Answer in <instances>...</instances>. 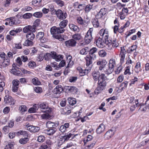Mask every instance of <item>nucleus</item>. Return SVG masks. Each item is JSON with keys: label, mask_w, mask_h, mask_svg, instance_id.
<instances>
[{"label": "nucleus", "mask_w": 149, "mask_h": 149, "mask_svg": "<svg viewBox=\"0 0 149 149\" xmlns=\"http://www.w3.org/2000/svg\"><path fill=\"white\" fill-rule=\"evenodd\" d=\"M86 69L83 70L80 67H78L77 70L79 71V75L81 76H84L88 74L91 71L92 67V64L86 62Z\"/></svg>", "instance_id": "1"}, {"label": "nucleus", "mask_w": 149, "mask_h": 149, "mask_svg": "<svg viewBox=\"0 0 149 149\" xmlns=\"http://www.w3.org/2000/svg\"><path fill=\"white\" fill-rule=\"evenodd\" d=\"M97 51V49L95 47H93L90 50L89 55H87L85 58L86 62L92 64L93 61L96 58V55L95 53Z\"/></svg>", "instance_id": "2"}, {"label": "nucleus", "mask_w": 149, "mask_h": 149, "mask_svg": "<svg viewBox=\"0 0 149 149\" xmlns=\"http://www.w3.org/2000/svg\"><path fill=\"white\" fill-rule=\"evenodd\" d=\"M99 34L101 37V38L105 40V43L108 44L109 39L111 38L109 37V33L108 30L107 29H102L99 31Z\"/></svg>", "instance_id": "3"}, {"label": "nucleus", "mask_w": 149, "mask_h": 149, "mask_svg": "<svg viewBox=\"0 0 149 149\" xmlns=\"http://www.w3.org/2000/svg\"><path fill=\"white\" fill-rule=\"evenodd\" d=\"M9 91L8 90L5 91L6 95L4 98V102L5 103L10 105H13L15 103V101L9 95Z\"/></svg>", "instance_id": "4"}, {"label": "nucleus", "mask_w": 149, "mask_h": 149, "mask_svg": "<svg viewBox=\"0 0 149 149\" xmlns=\"http://www.w3.org/2000/svg\"><path fill=\"white\" fill-rule=\"evenodd\" d=\"M93 31V28H90L86 35L85 38V42L86 44H88L90 43L92 39V33Z\"/></svg>", "instance_id": "5"}, {"label": "nucleus", "mask_w": 149, "mask_h": 149, "mask_svg": "<svg viewBox=\"0 0 149 149\" xmlns=\"http://www.w3.org/2000/svg\"><path fill=\"white\" fill-rule=\"evenodd\" d=\"M56 14L57 18L61 20L64 19L67 16L66 13L63 12L60 9H58L56 12Z\"/></svg>", "instance_id": "6"}, {"label": "nucleus", "mask_w": 149, "mask_h": 149, "mask_svg": "<svg viewBox=\"0 0 149 149\" xmlns=\"http://www.w3.org/2000/svg\"><path fill=\"white\" fill-rule=\"evenodd\" d=\"M108 42H109L108 44H106L108 45L109 49H111L112 47L116 48L118 46V43L117 42L116 39H113L112 40L111 38L109 39Z\"/></svg>", "instance_id": "7"}, {"label": "nucleus", "mask_w": 149, "mask_h": 149, "mask_svg": "<svg viewBox=\"0 0 149 149\" xmlns=\"http://www.w3.org/2000/svg\"><path fill=\"white\" fill-rule=\"evenodd\" d=\"M40 108L43 109L45 110L43 111L46 113H50L52 111L51 108L49 107L48 104L46 102H43L41 103L40 105Z\"/></svg>", "instance_id": "8"}, {"label": "nucleus", "mask_w": 149, "mask_h": 149, "mask_svg": "<svg viewBox=\"0 0 149 149\" xmlns=\"http://www.w3.org/2000/svg\"><path fill=\"white\" fill-rule=\"evenodd\" d=\"M44 33L43 32H40L37 33L36 38L41 43H45L47 41V39L44 37Z\"/></svg>", "instance_id": "9"}, {"label": "nucleus", "mask_w": 149, "mask_h": 149, "mask_svg": "<svg viewBox=\"0 0 149 149\" xmlns=\"http://www.w3.org/2000/svg\"><path fill=\"white\" fill-rule=\"evenodd\" d=\"M107 85V83L101 82L99 81L97 84V87L96 90L99 91V92L103 91L104 89Z\"/></svg>", "instance_id": "10"}, {"label": "nucleus", "mask_w": 149, "mask_h": 149, "mask_svg": "<svg viewBox=\"0 0 149 149\" xmlns=\"http://www.w3.org/2000/svg\"><path fill=\"white\" fill-rule=\"evenodd\" d=\"M8 24L11 26L13 25H16L20 24V21L19 19L17 17H12L9 18Z\"/></svg>", "instance_id": "11"}, {"label": "nucleus", "mask_w": 149, "mask_h": 149, "mask_svg": "<svg viewBox=\"0 0 149 149\" xmlns=\"http://www.w3.org/2000/svg\"><path fill=\"white\" fill-rule=\"evenodd\" d=\"M19 81L17 79H14L12 81V90L14 92H17L18 89L19 85Z\"/></svg>", "instance_id": "12"}, {"label": "nucleus", "mask_w": 149, "mask_h": 149, "mask_svg": "<svg viewBox=\"0 0 149 149\" xmlns=\"http://www.w3.org/2000/svg\"><path fill=\"white\" fill-rule=\"evenodd\" d=\"M52 57L56 61H59L63 58L62 55L58 54L54 52H52Z\"/></svg>", "instance_id": "13"}, {"label": "nucleus", "mask_w": 149, "mask_h": 149, "mask_svg": "<svg viewBox=\"0 0 149 149\" xmlns=\"http://www.w3.org/2000/svg\"><path fill=\"white\" fill-rule=\"evenodd\" d=\"M70 126L69 123H65L63 125L60 126L59 128V130L62 133L66 132L68 130Z\"/></svg>", "instance_id": "14"}, {"label": "nucleus", "mask_w": 149, "mask_h": 149, "mask_svg": "<svg viewBox=\"0 0 149 149\" xmlns=\"http://www.w3.org/2000/svg\"><path fill=\"white\" fill-rule=\"evenodd\" d=\"M104 40L100 37H99L96 39L95 42L96 45L97 47L99 48H103L104 46Z\"/></svg>", "instance_id": "15"}, {"label": "nucleus", "mask_w": 149, "mask_h": 149, "mask_svg": "<svg viewBox=\"0 0 149 149\" xmlns=\"http://www.w3.org/2000/svg\"><path fill=\"white\" fill-rule=\"evenodd\" d=\"M107 63V62L105 60H100L98 61L97 62V65L101 66L99 68V70L100 71L103 70V69L105 67V66Z\"/></svg>", "instance_id": "16"}, {"label": "nucleus", "mask_w": 149, "mask_h": 149, "mask_svg": "<svg viewBox=\"0 0 149 149\" xmlns=\"http://www.w3.org/2000/svg\"><path fill=\"white\" fill-rule=\"evenodd\" d=\"M114 134V132L111 129L108 130L104 135L106 139H108L111 138Z\"/></svg>", "instance_id": "17"}, {"label": "nucleus", "mask_w": 149, "mask_h": 149, "mask_svg": "<svg viewBox=\"0 0 149 149\" xmlns=\"http://www.w3.org/2000/svg\"><path fill=\"white\" fill-rule=\"evenodd\" d=\"M92 78L94 81L96 82L98 81L100 76V72L97 71H94L92 73Z\"/></svg>", "instance_id": "18"}, {"label": "nucleus", "mask_w": 149, "mask_h": 149, "mask_svg": "<svg viewBox=\"0 0 149 149\" xmlns=\"http://www.w3.org/2000/svg\"><path fill=\"white\" fill-rule=\"evenodd\" d=\"M76 43V42L73 39L66 41L65 42L66 46L68 47H74L75 46Z\"/></svg>", "instance_id": "19"}, {"label": "nucleus", "mask_w": 149, "mask_h": 149, "mask_svg": "<svg viewBox=\"0 0 149 149\" xmlns=\"http://www.w3.org/2000/svg\"><path fill=\"white\" fill-rule=\"evenodd\" d=\"M66 89L68 92L72 93H77L78 91L77 88L73 86H67Z\"/></svg>", "instance_id": "20"}, {"label": "nucleus", "mask_w": 149, "mask_h": 149, "mask_svg": "<svg viewBox=\"0 0 149 149\" xmlns=\"http://www.w3.org/2000/svg\"><path fill=\"white\" fill-rule=\"evenodd\" d=\"M27 130L31 132H36L39 131L40 130V128L38 127L33 126L32 125H30L27 127Z\"/></svg>", "instance_id": "21"}, {"label": "nucleus", "mask_w": 149, "mask_h": 149, "mask_svg": "<svg viewBox=\"0 0 149 149\" xmlns=\"http://www.w3.org/2000/svg\"><path fill=\"white\" fill-rule=\"evenodd\" d=\"M63 89L62 86L60 85H57L54 90V92L55 94H60L62 92Z\"/></svg>", "instance_id": "22"}, {"label": "nucleus", "mask_w": 149, "mask_h": 149, "mask_svg": "<svg viewBox=\"0 0 149 149\" xmlns=\"http://www.w3.org/2000/svg\"><path fill=\"white\" fill-rule=\"evenodd\" d=\"M105 129V126L103 124H101L96 130V132L97 134H100L103 132Z\"/></svg>", "instance_id": "23"}, {"label": "nucleus", "mask_w": 149, "mask_h": 149, "mask_svg": "<svg viewBox=\"0 0 149 149\" xmlns=\"http://www.w3.org/2000/svg\"><path fill=\"white\" fill-rule=\"evenodd\" d=\"M114 23L115 25L113 27V32L115 33H116L118 31L119 27L120 26L118 20L116 18L114 20Z\"/></svg>", "instance_id": "24"}, {"label": "nucleus", "mask_w": 149, "mask_h": 149, "mask_svg": "<svg viewBox=\"0 0 149 149\" xmlns=\"http://www.w3.org/2000/svg\"><path fill=\"white\" fill-rule=\"evenodd\" d=\"M56 128H54L51 129L45 130H44V132L48 135H51L54 134L56 132Z\"/></svg>", "instance_id": "25"}, {"label": "nucleus", "mask_w": 149, "mask_h": 149, "mask_svg": "<svg viewBox=\"0 0 149 149\" xmlns=\"http://www.w3.org/2000/svg\"><path fill=\"white\" fill-rule=\"evenodd\" d=\"M109 79V78L107 77L104 74V73H101L100 75L98 81H100L101 82L107 83L106 81L108 80Z\"/></svg>", "instance_id": "26"}, {"label": "nucleus", "mask_w": 149, "mask_h": 149, "mask_svg": "<svg viewBox=\"0 0 149 149\" xmlns=\"http://www.w3.org/2000/svg\"><path fill=\"white\" fill-rule=\"evenodd\" d=\"M67 58L68 62L67 67L71 68L74 64L73 61L71 60L72 57L71 56L68 55L67 56Z\"/></svg>", "instance_id": "27"}, {"label": "nucleus", "mask_w": 149, "mask_h": 149, "mask_svg": "<svg viewBox=\"0 0 149 149\" xmlns=\"http://www.w3.org/2000/svg\"><path fill=\"white\" fill-rule=\"evenodd\" d=\"M113 68L109 67V66L107 68L105 67L103 69V71L102 70L101 71L102 72H104L107 74H109L111 73L113 71Z\"/></svg>", "instance_id": "28"}, {"label": "nucleus", "mask_w": 149, "mask_h": 149, "mask_svg": "<svg viewBox=\"0 0 149 149\" xmlns=\"http://www.w3.org/2000/svg\"><path fill=\"white\" fill-rule=\"evenodd\" d=\"M135 72L136 73L138 74L139 72L141 71L142 69L141 68V63L138 62H137L135 66Z\"/></svg>", "instance_id": "29"}, {"label": "nucleus", "mask_w": 149, "mask_h": 149, "mask_svg": "<svg viewBox=\"0 0 149 149\" xmlns=\"http://www.w3.org/2000/svg\"><path fill=\"white\" fill-rule=\"evenodd\" d=\"M68 101L69 104L72 106L75 104L77 102L76 99L72 97L68 98Z\"/></svg>", "instance_id": "30"}, {"label": "nucleus", "mask_w": 149, "mask_h": 149, "mask_svg": "<svg viewBox=\"0 0 149 149\" xmlns=\"http://www.w3.org/2000/svg\"><path fill=\"white\" fill-rule=\"evenodd\" d=\"M69 27L70 29L74 31L78 32L79 31V29L78 26L73 24H70Z\"/></svg>", "instance_id": "31"}, {"label": "nucleus", "mask_w": 149, "mask_h": 149, "mask_svg": "<svg viewBox=\"0 0 149 149\" xmlns=\"http://www.w3.org/2000/svg\"><path fill=\"white\" fill-rule=\"evenodd\" d=\"M27 39L33 40L35 38V35L33 33L29 32L26 36Z\"/></svg>", "instance_id": "32"}, {"label": "nucleus", "mask_w": 149, "mask_h": 149, "mask_svg": "<svg viewBox=\"0 0 149 149\" xmlns=\"http://www.w3.org/2000/svg\"><path fill=\"white\" fill-rule=\"evenodd\" d=\"M128 10L127 8H123L122 10V19H124L125 18V15L127 14Z\"/></svg>", "instance_id": "33"}, {"label": "nucleus", "mask_w": 149, "mask_h": 149, "mask_svg": "<svg viewBox=\"0 0 149 149\" xmlns=\"http://www.w3.org/2000/svg\"><path fill=\"white\" fill-rule=\"evenodd\" d=\"M93 25L95 28H97L99 26V23L98 19L95 18L92 19V21Z\"/></svg>", "instance_id": "34"}, {"label": "nucleus", "mask_w": 149, "mask_h": 149, "mask_svg": "<svg viewBox=\"0 0 149 149\" xmlns=\"http://www.w3.org/2000/svg\"><path fill=\"white\" fill-rule=\"evenodd\" d=\"M116 65V61L113 58H111L109 60V67L112 68L113 69V68Z\"/></svg>", "instance_id": "35"}, {"label": "nucleus", "mask_w": 149, "mask_h": 149, "mask_svg": "<svg viewBox=\"0 0 149 149\" xmlns=\"http://www.w3.org/2000/svg\"><path fill=\"white\" fill-rule=\"evenodd\" d=\"M56 124L51 121H48L46 123L47 127L48 128H54V127L56 126Z\"/></svg>", "instance_id": "36"}, {"label": "nucleus", "mask_w": 149, "mask_h": 149, "mask_svg": "<svg viewBox=\"0 0 149 149\" xmlns=\"http://www.w3.org/2000/svg\"><path fill=\"white\" fill-rule=\"evenodd\" d=\"M3 61L2 62V65L3 67H6L8 65L10 64V59L8 58L6 56V58L3 60Z\"/></svg>", "instance_id": "37"}, {"label": "nucleus", "mask_w": 149, "mask_h": 149, "mask_svg": "<svg viewBox=\"0 0 149 149\" xmlns=\"http://www.w3.org/2000/svg\"><path fill=\"white\" fill-rule=\"evenodd\" d=\"M137 48V46L136 45H132L128 48V49L127 50V52L128 53H130L136 50Z\"/></svg>", "instance_id": "38"}, {"label": "nucleus", "mask_w": 149, "mask_h": 149, "mask_svg": "<svg viewBox=\"0 0 149 149\" xmlns=\"http://www.w3.org/2000/svg\"><path fill=\"white\" fill-rule=\"evenodd\" d=\"M33 42L32 40L27 39L26 40L23 44L24 46H32L33 45Z\"/></svg>", "instance_id": "39"}, {"label": "nucleus", "mask_w": 149, "mask_h": 149, "mask_svg": "<svg viewBox=\"0 0 149 149\" xmlns=\"http://www.w3.org/2000/svg\"><path fill=\"white\" fill-rule=\"evenodd\" d=\"M68 22V20L66 19L60 22L59 26L64 28L67 25Z\"/></svg>", "instance_id": "40"}, {"label": "nucleus", "mask_w": 149, "mask_h": 149, "mask_svg": "<svg viewBox=\"0 0 149 149\" xmlns=\"http://www.w3.org/2000/svg\"><path fill=\"white\" fill-rule=\"evenodd\" d=\"M136 29H133L130 30L129 31L126 32L125 35L126 36L125 37V38H127V37L130 36L131 34L134 33L136 31Z\"/></svg>", "instance_id": "41"}, {"label": "nucleus", "mask_w": 149, "mask_h": 149, "mask_svg": "<svg viewBox=\"0 0 149 149\" xmlns=\"http://www.w3.org/2000/svg\"><path fill=\"white\" fill-rule=\"evenodd\" d=\"M77 135V134L74 135L73 134H72L71 133H69L65 136L63 138L64 139V141H65L66 140H68L69 138L72 136L74 137L75 136Z\"/></svg>", "instance_id": "42"}, {"label": "nucleus", "mask_w": 149, "mask_h": 149, "mask_svg": "<svg viewBox=\"0 0 149 149\" xmlns=\"http://www.w3.org/2000/svg\"><path fill=\"white\" fill-rule=\"evenodd\" d=\"M32 82L33 84L35 85H40L41 84L40 82L39 81L38 79L36 78H34L32 79Z\"/></svg>", "instance_id": "43"}, {"label": "nucleus", "mask_w": 149, "mask_h": 149, "mask_svg": "<svg viewBox=\"0 0 149 149\" xmlns=\"http://www.w3.org/2000/svg\"><path fill=\"white\" fill-rule=\"evenodd\" d=\"M16 135L17 136L20 135H23L24 136H27L26 132L25 131L19 130L16 133Z\"/></svg>", "instance_id": "44"}, {"label": "nucleus", "mask_w": 149, "mask_h": 149, "mask_svg": "<svg viewBox=\"0 0 149 149\" xmlns=\"http://www.w3.org/2000/svg\"><path fill=\"white\" fill-rule=\"evenodd\" d=\"M88 51V48L86 47L80 50V53L82 55H86L87 54Z\"/></svg>", "instance_id": "45"}, {"label": "nucleus", "mask_w": 149, "mask_h": 149, "mask_svg": "<svg viewBox=\"0 0 149 149\" xmlns=\"http://www.w3.org/2000/svg\"><path fill=\"white\" fill-rule=\"evenodd\" d=\"M76 20L78 24L82 25L84 24V20L80 16L77 17Z\"/></svg>", "instance_id": "46"}, {"label": "nucleus", "mask_w": 149, "mask_h": 149, "mask_svg": "<svg viewBox=\"0 0 149 149\" xmlns=\"http://www.w3.org/2000/svg\"><path fill=\"white\" fill-rule=\"evenodd\" d=\"M29 140V139L28 138H24L20 139L19 142L21 144H24L26 143Z\"/></svg>", "instance_id": "47"}, {"label": "nucleus", "mask_w": 149, "mask_h": 149, "mask_svg": "<svg viewBox=\"0 0 149 149\" xmlns=\"http://www.w3.org/2000/svg\"><path fill=\"white\" fill-rule=\"evenodd\" d=\"M42 13L40 12H36L34 13L32 15L37 18H41L42 16Z\"/></svg>", "instance_id": "48"}, {"label": "nucleus", "mask_w": 149, "mask_h": 149, "mask_svg": "<svg viewBox=\"0 0 149 149\" xmlns=\"http://www.w3.org/2000/svg\"><path fill=\"white\" fill-rule=\"evenodd\" d=\"M29 67L30 68H33L36 66V63L33 61H30L28 64Z\"/></svg>", "instance_id": "49"}, {"label": "nucleus", "mask_w": 149, "mask_h": 149, "mask_svg": "<svg viewBox=\"0 0 149 149\" xmlns=\"http://www.w3.org/2000/svg\"><path fill=\"white\" fill-rule=\"evenodd\" d=\"M72 38L75 40H79L81 38V36L80 34L76 33L72 36Z\"/></svg>", "instance_id": "50"}, {"label": "nucleus", "mask_w": 149, "mask_h": 149, "mask_svg": "<svg viewBox=\"0 0 149 149\" xmlns=\"http://www.w3.org/2000/svg\"><path fill=\"white\" fill-rule=\"evenodd\" d=\"M98 54L100 56L102 57L105 56L107 55L106 52L104 50L100 51L98 52Z\"/></svg>", "instance_id": "51"}, {"label": "nucleus", "mask_w": 149, "mask_h": 149, "mask_svg": "<svg viewBox=\"0 0 149 149\" xmlns=\"http://www.w3.org/2000/svg\"><path fill=\"white\" fill-rule=\"evenodd\" d=\"M19 110L21 113H22L26 111L27 110V109L26 106L22 105L19 107Z\"/></svg>", "instance_id": "52"}, {"label": "nucleus", "mask_w": 149, "mask_h": 149, "mask_svg": "<svg viewBox=\"0 0 149 149\" xmlns=\"http://www.w3.org/2000/svg\"><path fill=\"white\" fill-rule=\"evenodd\" d=\"M50 113H46L42 115L41 117L43 119H48L51 117L50 115L49 114Z\"/></svg>", "instance_id": "53"}, {"label": "nucleus", "mask_w": 149, "mask_h": 149, "mask_svg": "<svg viewBox=\"0 0 149 149\" xmlns=\"http://www.w3.org/2000/svg\"><path fill=\"white\" fill-rule=\"evenodd\" d=\"M32 16L31 13H26L24 14L22 16V17L24 19H28L30 18Z\"/></svg>", "instance_id": "54"}, {"label": "nucleus", "mask_w": 149, "mask_h": 149, "mask_svg": "<svg viewBox=\"0 0 149 149\" xmlns=\"http://www.w3.org/2000/svg\"><path fill=\"white\" fill-rule=\"evenodd\" d=\"M130 66H128L125 68V69L124 72V74L126 75L128 74L130 75L131 74V72L130 71Z\"/></svg>", "instance_id": "55"}, {"label": "nucleus", "mask_w": 149, "mask_h": 149, "mask_svg": "<svg viewBox=\"0 0 149 149\" xmlns=\"http://www.w3.org/2000/svg\"><path fill=\"white\" fill-rule=\"evenodd\" d=\"M34 91L37 93H40L42 91V89L39 86H36L34 88Z\"/></svg>", "instance_id": "56"}, {"label": "nucleus", "mask_w": 149, "mask_h": 149, "mask_svg": "<svg viewBox=\"0 0 149 149\" xmlns=\"http://www.w3.org/2000/svg\"><path fill=\"white\" fill-rule=\"evenodd\" d=\"M56 31L57 33H62L65 31V29L63 28L60 26V27H57Z\"/></svg>", "instance_id": "57"}, {"label": "nucleus", "mask_w": 149, "mask_h": 149, "mask_svg": "<svg viewBox=\"0 0 149 149\" xmlns=\"http://www.w3.org/2000/svg\"><path fill=\"white\" fill-rule=\"evenodd\" d=\"M92 5H88L85 7V11L86 13H88L92 9Z\"/></svg>", "instance_id": "58"}, {"label": "nucleus", "mask_w": 149, "mask_h": 149, "mask_svg": "<svg viewBox=\"0 0 149 149\" xmlns=\"http://www.w3.org/2000/svg\"><path fill=\"white\" fill-rule=\"evenodd\" d=\"M54 2H56L59 6L62 7L64 5L63 1L59 0H54Z\"/></svg>", "instance_id": "59"}, {"label": "nucleus", "mask_w": 149, "mask_h": 149, "mask_svg": "<svg viewBox=\"0 0 149 149\" xmlns=\"http://www.w3.org/2000/svg\"><path fill=\"white\" fill-rule=\"evenodd\" d=\"M106 13L105 8L101 9L99 12V14L100 15L101 17L105 15Z\"/></svg>", "instance_id": "60"}, {"label": "nucleus", "mask_w": 149, "mask_h": 149, "mask_svg": "<svg viewBox=\"0 0 149 149\" xmlns=\"http://www.w3.org/2000/svg\"><path fill=\"white\" fill-rule=\"evenodd\" d=\"M51 66L55 68V69L56 70L59 69V66L57 65V63L56 62L52 63H51Z\"/></svg>", "instance_id": "61"}, {"label": "nucleus", "mask_w": 149, "mask_h": 149, "mask_svg": "<svg viewBox=\"0 0 149 149\" xmlns=\"http://www.w3.org/2000/svg\"><path fill=\"white\" fill-rule=\"evenodd\" d=\"M57 27L55 26L52 27L50 29V32L52 34H54L57 33Z\"/></svg>", "instance_id": "62"}, {"label": "nucleus", "mask_w": 149, "mask_h": 149, "mask_svg": "<svg viewBox=\"0 0 149 149\" xmlns=\"http://www.w3.org/2000/svg\"><path fill=\"white\" fill-rule=\"evenodd\" d=\"M45 138L44 136L40 135L38 136V141L40 142H42L45 140Z\"/></svg>", "instance_id": "63"}, {"label": "nucleus", "mask_w": 149, "mask_h": 149, "mask_svg": "<svg viewBox=\"0 0 149 149\" xmlns=\"http://www.w3.org/2000/svg\"><path fill=\"white\" fill-rule=\"evenodd\" d=\"M40 149H51L50 146H47L46 145L42 144L40 147Z\"/></svg>", "instance_id": "64"}]
</instances>
